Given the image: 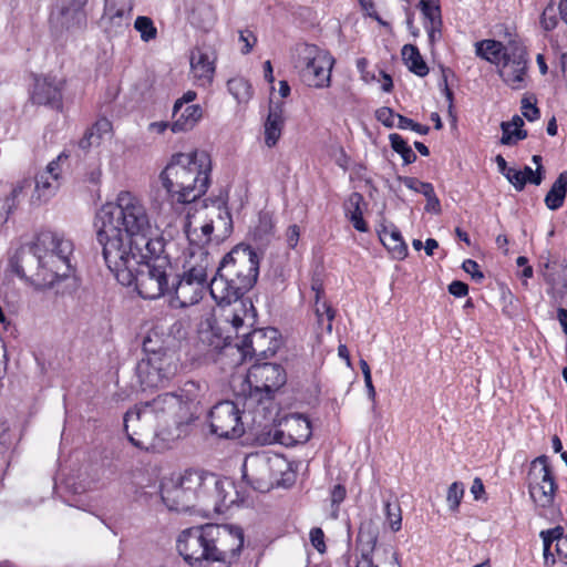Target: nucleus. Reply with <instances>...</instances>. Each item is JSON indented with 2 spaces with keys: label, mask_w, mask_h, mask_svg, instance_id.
<instances>
[{
  "label": "nucleus",
  "mask_w": 567,
  "mask_h": 567,
  "mask_svg": "<svg viewBox=\"0 0 567 567\" xmlns=\"http://www.w3.org/2000/svg\"><path fill=\"white\" fill-rule=\"evenodd\" d=\"M198 213L199 215L204 214V217L206 218L215 219V229L219 231V234L216 235L217 240L223 239L230 235L233 230L231 215L223 205V203L218 200L214 202L210 207L204 204L202 212Z\"/></svg>",
  "instance_id": "bb28decb"
},
{
  "label": "nucleus",
  "mask_w": 567,
  "mask_h": 567,
  "mask_svg": "<svg viewBox=\"0 0 567 567\" xmlns=\"http://www.w3.org/2000/svg\"><path fill=\"white\" fill-rule=\"evenodd\" d=\"M134 28L141 33L143 41L148 42L156 38L157 30L151 18L140 16L136 18Z\"/></svg>",
  "instance_id": "de8ad7c7"
},
{
  "label": "nucleus",
  "mask_w": 567,
  "mask_h": 567,
  "mask_svg": "<svg viewBox=\"0 0 567 567\" xmlns=\"http://www.w3.org/2000/svg\"><path fill=\"white\" fill-rule=\"evenodd\" d=\"M524 125V121L520 116H513L511 122H502V138L501 143L503 145H515L518 141L525 140L527 137V132L522 130Z\"/></svg>",
  "instance_id": "4c0bfd02"
},
{
  "label": "nucleus",
  "mask_w": 567,
  "mask_h": 567,
  "mask_svg": "<svg viewBox=\"0 0 567 567\" xmlns=\"http://www.w3.org/2000/svg\"><path fill=\"white\" fill-rule=\"evenodd\" d=\"M386 523L392 532H398L401 529L402 525V515L401 507L398 503L386 502L384 505Z\"/></svg>",
  "instance_id": "8fccbe9b"
},
{
  "label": "nucleus",
  "mask_w": 567,
  "mask_h": 567,
  "mask_svg": "<svg viewBox=\"0 0 567 567\" xmlns=\"http://www.w3.org/2000/svg\"><path fill=\"white\" fill-rule=\"evenodd\" d=\"M133 6L131 2H123L120 7L114 1L105 0L103 19L118 28L127 27Z\"/></svg>",
  "instance_id": "72a5a7b5"
},
{
  "label": "nucleus",
  "mask_w": 567,
  "mask_h": 567,
  "mask_svg": "<svg viewBox=\"0 0 567 567\" xmlns=\"http://www.w3.org/2000/svg\"><path fill=\"white\" fill-rule=\"evenodd\" d=\"M203 117V109L198 104L184 106L178 114H173L171 130L173 133L192 131Z\"/></svg>",
  "instance_id": "7c9ffc66"
},
{
  "label": "nucleus",
  "mask_w": 567,
  "mask_h": 567,
  "mask_svg": "<svg viewBox=\"0 0 567 567\" xmlns=\"http://www.w3.org/2000/svg\"><path fill=\"white\" fill-rule=\"evenodd\" d=\"M310 542L311 545L321 554H323L327 549L326 543H324V534L323 530L320 527H313L310 530Z\"/></svg>",
  "instance_id": "13d9d810"
},
{
  "label": "nucleus",
  "mask_w": 567,
  "mask_h": 567,
  "mask_svg": "<svg viewBox=\"0 0 567 567\" xmlns=\"http://www.w3.org/2000/svg\"><path fill=\"white\" fill-rule=\"evenodd\" d=\"M207 391L206 382L189 380L183 384L176 393L179 399V420L189 424L197 419L199 405Z\"/></svg>",
  "instance_id": "412c9836"
},
{
  "label": "nucleus",
  "mask_w": 567,
  "mask_h": 567,
  "mask_svg": "<svg viewBox=\"0 0 567 567\" xmlns=\"http://www.w3.org/2000/svg\"><path fill=\"white\" fill-rule=\"evenodd\" d=\"M522 173L526 179V184L527 183H530L533 185H540L543 179H544V167L542 164H538V166H536V169H532V167L529 166H525L523 169H522Z\"/></svg>",
  "instance_id": "5fc2aeb1"
},
{
  "label": "nucleus",
  "mask_w": 567,
  "mask_h": 567,
  "mask_svg": "<svg viewBox=\"0 0 567 567\" xmlns=\"http://www.w3.org/2000/svg\"><path fill=\"white\" fill-rule=\"evenodd\" d=\"M141 413V406L135 405L134 409L128 410L124 415V430L130 442L141 449L150 450L154 446L153 441L158 435L161 426L156 421L145 422L143 417L138 420H128L130 415Z\"/></svg>",
  "instance_id": "6ab92c4d"
},
{
  "label": "nucleus",
  "mask_w": 567,
  "mask_h": 567,
  "mask_svg": "<svg viewBox=\"0 0 567 567\" xmlns=\"http://www.w3.org/2000/svg\"><path fill=\"white\" fill-rule=\"evenodd\" d=\"M464 495V485L460 482H454L450 485L447 489L446 501L449 504V508L452 512H456L461 504V501Z\"/></svg>",
  "instance_id": "3c124183"
},
{
  "label": "nucleus",
  "mask_w": 567,
  "mask_h": 567,
  "mask_svg": "<svg viewBox=\"0 0 567 567\" xmlns=\"http://www.w3.org/2000/svg\"><path fill=\"white\" fill-rule=\"evenodd\" d=\"M315 313L319 326H321L323 323L324 318H327L328 324L326 329L328 333H331L332 321L336 317L334 309L327 301L315 300Z\"/></svg>",
  "instance_id": "49530a36"
},
{
  "label": "nucleus",
  "mask_w": 567,
  "mask_h": 567,
  "mask_svg": "<svg viewBox=\"0 0 567 567\" xmlns=\"http://www.w3.org/2000/svg\"><path fill=\"white\" fill-rule=\"evenodd\" d=\"M94 227L105 265L117 270L122 281L131 277L126 269L135 264L134 254L164 252V239L153 237L155 229L144 203L130 192H121L114 204L104 205Z\"/></svg>",
  "instance_id": "f257e3e1"
},
{
  "label": "nucleus",
  "mask_w": 567,
  "mask_h": 567,
  "mask_svg": "<svg viewBox=\"0 0 567 567\" xmlns=\"http://www.w3.org/2000/svg\"><path fill=\"white\" fill-rule=\"evenodd\" d=\"M100 143V136H96L95 133H94V130H87L84 134V136L80 140L79 142V146L82 148V150H87L90 148L92 145H95V144H99Z\"/></svg>",
  "instance_id": "0e129e2a"
},
{
  "label": "nucleus",
  "mask_w": 567,
  "mask_h": 567,
  "mask_svg": "<svg viewBox=\"0 0 567 567\" xmlns=\"http://www.w3.org/2000/svg\"><path fill=\"white\" fill-rule=\"evenodd\" d=\"M259 257L249 246H236L220 260L209 282V292L219 305L241 299L257 282Z\"/></svg>",
  "instance_id": "7ed1b4c3"
},
{
  "label": "nucleus",
  "mask_w": 567,
  "mask_h": 567,
  "mask_svg": "<svg viewBox=\"0 0 567 567\" xmlns=\"http://www.w3.org/2000/svg\"><path fill=\"white\" fill-rule=\"evenodd\" d=\"M135 372L143 390L165 386L172 380L169 377H164L155 364L151 365L150 360L144 357L138 361Z\"/></svg>",
  "instance_id": "cd10ccee"
},
{
  "label": "nucleus",
  "mask_w": 567,
  "mask_h": 567,
  "mask_svg": "<svg viewBox=\"0 0 567 567\" xmlns=\"http://www.w3.org/2000/svg\"><path fill=\"white\" fill-rule=\"evenodd\" d=\"M389 140L392 150L401 155L405 165L412 164L416 161L415 153L401 135L392 133L389 135Z\"/></svg>",
  "instance_id": "c03bdc74"
},
{
  "label": "nucleus",
  "mask_w": 567,
  "mask_h": 567,
  "mask_svg": "<svg viewBox=\"0 0 567 567\" xmlns=\"http://www.w3.org/2000/svg\"><path fill=\"white\" fill-rule=\"evenodd\" d=\"M214 524L193 526L181 532L176 540L178 554L189 566L213 563Z\"/></svg>",
  "instance_id": "9b49d317"
},
{
  "label": "nucleus",
  "mask_w": 567,
  "mask_h": 567,
  "mask_svg": "<svg viewBox=\"0 0 567 567\" xmlns=\"http://www.w3.org/2000/svg\"><path fill=\"white\" fill-rule=\"evenodd\" d=\"M542 276L548 286L547 293L555 303L560 305L567 295V265L561 269L543 271Z\"/></svg>",
  "instance_id": "c756f323"
},
{
  "label": "nucleus",
  "mask_w": 567,
  "mask_h": 567,
  "mask_svg": "<svg viewBox=\"0 0 567 567\" xmlns=\"http://www.w3.org/2000/svg\"><path fill=\"white\" fill-rule=\"evenodd\" d=\"M203 477L193 472L164 477L161 483V497L171 511L186 512L196 505Z\"/></svg>",
  "instance_id": "9d476101"
},
{
  "label": "nucleus",
  "mask_w": 567,
  "mask_h": 567,
  "mask_svg": "<svg viewBox=\"0 0 567 567\" xmlns=\"http://www.w3.org/2000/svg\"><path fill=\"white\" fill-rule=\"evenodd\" d=\"M522 114L527 121H536L540 116V111L536 106V101L532 102L529 97H523L522 100Z\"/></svg>",
  "instance_id": "864d4df0"
},
{
  "label": "nucleus",
  "mask_w": 567,
  "mask_h": 567,
  "mask_svg": "<svg viewBox=\"0 0 567 567\" xmlns=\"http://www.w3.org/2000/svg\"><path fill=\"white\" fill-rule=\"evenodd\" d=\"M284 427L276 432V439L285 445L306 443L312 434L311 423L302 414H291L285 419Z\"/></svg>",
  "instance_id": "393cba45"
},
{
  "label": "nucleus",
  "mask_w": 567,
  "mask_h": 567,
  "mask_svg": "<svg viewBox=\"0 0 567 567\" xmlns=\"http://www.w3.org/2000/svg\"><path fill=\"white\" fill-rule=\"evenodd\" d=\"M212 434L220 439H238L245 433L241 411L233 401L216 403L208 413Z\"/></svg>",
  "instance_id": "ddd939ff"
},
{
  "label": "nucleus",
  "mask_w": 567,
  "mask_h": 567,
  "mask_svg": "<svg viewBox=\"0 0 567 567\" xmlns=\"http://www.w3.org/2000/svg\"><path fill=\"white\" fill-rule=\"evenodd\" d=\"M507 45L496 40H483L476 43V54L496 65H498L506 53Z\"/></svg>",
  "instance_id": "e433bc0d"
},
{
  "label": "nucleus",
  "mask_w": 567,
  "mask_h": 567,
  "mask_svg": "<svg viewBox=\"0 0 567 567\" xmlns=\"http://www.w3.org/2000/svg\"><path fill=\"white\" fill-rule=\"evenodd\" d=\"M498 66V74L502 80L513 90H522L526 86L525 78L528 68L526 48L511 41L507 44L506 53Z\"/></svg>",
  "instance_id": "dca6fc26"
},
{
  "label": "nucleus",
  "mask_w": 567,
  "mask_h": 567,
  "mask_svg": "<svg viewBox=\"0 0 567 567\" xmlns=\"http://www.w3.org/2000/svg\"><path fill=\"white\" fill-rule=\"evenodd\" d=\"M528 477L529 495L533 502L542 508L551 507L557 485L547 456H538L532 462Z\"/></svg>",
  "instance_id": "4468645a"
},
{
  "label": "nucleus",
  "mask_w": 567,
  "mask_h": 567,
  "mask_svg": "<svg viewBox=\"0 0 567 567\" xmlns=\"http://www.w3.org/2000/svg\"><path fill=\"white\" fill-rule=\"evenodd\" d=\"M540 25L546 31H550V30L555 29V27L557 25V18H556L553 4H548L544 9V11L540 16Z\"/></svg>",
  "instance_id": "4d7b16f0"
},
{
  "label": "nucleus",
  "mask_w": 567,
  "mask_h": 567,
  "mask_svg": "<svg viewBox=\"0 0 567 567\" xmlns=\"http://www.w3.org/2000/svg\"><path fill=\"white\" fill-rule=\"evenodd\" d=\"M293 64L307 86L326 89L331 85L334 59L328 51L315 44H297Z\"/></svg>",
  "instance_id": "6e6552de"
},
{
  "label": "nucleus",
  "mask_w": 567,
  "mask_h": 567,
  "mask_svg": "<svg viewBox=\"0 0 567 567\" xmlns=\"http://www.w3.org/2000/svg\"><path fill=\"white\" fill-rule=\"evenodd\" d=\"M192 21L199 28L208 30L215 22V13L210 7L199 6L192 12Z\"/></svg>",
  "instance_id": "a18cd8bd"
},
{
  "label": "nucleus",
  "mask_w": 567,
  "mask_h": 567,
  "mask_svg": "<svg viewBox=\"0 0 567 567\" xmlns=\"http://www.w3.org/2000/svg\"><path fill=\"white\" fill-rule=\"evenodd\" d=\"M506 179L514 186L517 192H522L526 186V179L522 171L512 168L506 176Z\"/></svg>",
  "instance_id": "052dcab7"
},
{
  "label": "nucleus",
  "mask_w": 567,
  "mask_h": 567,
  "mask_svg": "<svg viewBox=\"0 0 567 567\" xmlns=\"http://www.w3.org/2000/svg\"><path fill=\"white\" fill-rule=\"evenodd\" d=\"M38 257L44 270L38 276L39 281L52 282L53 286L62 279L69 278L74 270L72 264L73 241L51 230H43L34 239Z\"/></svg>",
  "instance_id": "39448f33"
},
{
  "label": "nucleus",
  "mask_w": 567,
  "mask_h": 567,
  "mask_svg": "<svg viewBox=\"0 0 567 567\" xmlns=\"http://www.w3.org/2000/svg\"><path fill=\"white\" fill-rule=\"evenodd\" d=\"M425 190L424 196L426 198L425 210L432 212L434 214H439L441 212V203L437 196L435 195L433 186H422Z\"/></svg>",
  "instance_id": "6e6d98bb"
},
{
  "label": "nucleus",
  "mask_w": 567,
  "mask_h": 567,
  "mask_svg": "<svg viewBox=\"0 0 567 567\" xmlns=\"http://www.w3.org/2000/svg\"><path fill=\"white\" fill-rule=\"evenodd\" d=\"M200 216L190 215V210L187 212V223L185 225V233L189 240L190 246L193 247L190 250V259L199 260V249L206 251L204 246L212 240V235L215 230V219L206 218L200 223L199 226L196 225L197 219Z\"/></svg>",
  "instance_id": "b1692460"
},
{
  "label": "nucleus",
  "mask_w": 567,
  "mask_h": 567,
  "mask_svg": "<svg viewBox=\"0 0 567 567\" xmlns=\"http://www.w3.org/2000/svg\"><path fill=\"white\" fill-rule=\"evenodd\" d=\"M64 81L56 76H37L31 93L34 104L50 106L54 110L62 109Z\"/></svg>",
  "instance_id": "5701e85b"
},
{
  "label": "nucleus",
  "mask_w": 567,
  "mask_h": 567,
  "mask_svg": "<svg viewBox=\"0 0 567 567\" xmlns=\"http://www.w3.org/2000/svg\"><path fill=\"white\" fill-rule=\"evenodd\" d=\"M213 563L231 566L238 563L244 550V530L235 525L214 524Z\"/></svg>",
  "instance_id": "f8f14e48"
},
{
  "label": "nucleus",
  "mask_w": 567,
  "mask_h": 567,
  "mask_svg": "<svg viewBox=\"0 0 567 567\" xmlns=\"http://www.w3.org/2000/svg\"><path fill=\"white\" fill-rule=\"evenodd\" d=\"M243 478L256 491L265 493L274 486L293 481L289 462L277 453L258 451L248 454L241 466Z\"/></svg>",
  "instance_id": "423d86ee"
},
{
  "label": "nucleus",
  "mask_w": 567,
  "mask_h": 567,
  "mask_svg": "<svg viewBox=\"0 0 567 567\" xmlns=\"http://www.w3.org/2000/svg\"><path fill=\"white\" fill-rule=\"evenodd\" d=\"M168 338H164L163 333H159L156 329L148 331L147 336L143 340V352L144 357H154L165 352L173 351L167 347L166 341Z\"/></svg>",
  "instance_id": "79ce46f5"
},
{
  "label": "nucleus",
  "mask_w": 567,
  "mask_h": 567,
  "mask_svg": "<svg viewBox=\"0 0 567 567\" xmlns=\"http://www.w3.org/2000/svg\"><path fill=\"white\" fill-rule=\"evenodd\" d=\"M402 59L408 69L417 76L423 78L427 75L429 68L415 45L405 44L402 48Z\"/></svg>",
  "instance_id": "58836bf2"
},
{
  "label": "nucleus",
  "mask_w": 567,
  "mask_h": 567,
  "mask_svg": "<svg viewBox=\"0 0 567 567\" xmlns=\"http://www.w3.org/2000/svg\"><path fill=\"white\" fill-rule=\"evenodd\" d=\"M28 187H30V182L27 178L18 181L13 185L11 193L4 199H1V202L6 204L8 210H11V213L14 212L19 204V196L23 194L24 189Z\"/></svg>",
  "instance_id": "09e8293b"
},
{
  "label": "nucleus",
  "mask_w": 567,
  "mask_h": 567,
  "mask_svg": "<svg viewBox=\"0 0 567 567\" xmlns=\"http://www.w3.org/2000/svg\"><path fill=\"white\" fill-rule=\"evenodd\" d=\"M449 292L455 297H464L468 292V286L458 280H454L449 285Z\"/></svg>",
  "instance_id": "69168bd1"
},
{
  "label": "nucleus",
  "mask_w": 567,
  "mask_h": 567,
  "mask_svg": "<svg viewBox=\"0 0 567 567\" xmlns=\"http://www.w3.org/2000/svg\"><path fill=\"white\" fill-rule=\"evenodd\" d=\"M87 0H62L59 11L52 16V28L58 32H76L86 27L84 7Z\"/></svg>",
  "instance_id": "aec40b11"
},
{
  "label": "nucleus",
  "mask_w": 567,
  "mask_h": 567,
  "mask_svg": "<svg viewBox=\"0 0 567 567\" xmlns=\"http://www.w3.org/2000/svg\"><path fill=\"white\" fill-rule=\"evenodd\" d=\"M13 272L22 279H25L37 288H52V282L39 281L38 274L44 270L40 265L34 241L30 245L20 247L10 260Z\"/></svg>",
  "instance_id": "f3484780"
},
{
  "label": "nucleus",
  "mask_w": 567,
  "mask_h": 567,
  "mask_svg": "<svg viewBox=\"0 0 567 567\" xmlns=\"http://www.w3.org/2000/svg\"><path fill=\"white\" fill-rule=\"evenodd\" d=\"M111 128H112L111 122L106 118H101V120L96 121L95 124L90 130H94L95 135L100 136V138H101L102 135L109 133L111 131Z\"/></svg>",
  "instance_id": "774afa93"
},
{
  "label": "nucleus",
  "mask_w": 567,
  "mask_h": 567,
  "mask_svg": "<svg viewBox=\"0 0 567 567\" xmlns=\"http://www.w3.org/2000/svg\"><path fill=\"white\" fill-rule=\"evenodd\" d=\"M209 265L208 252L199 249L198 261L189 259L188 267L182 276L175 272V280L169 293V306L172 308H186L198 303L203 299L206 288L209 289L207 280Z\"/></svg>",
  "instance_id": "0eeeda50"
},
{
  "label": "nucleus",
  "mask_w": 567,
  "mask_h": 567,
  "mask_svg": "<svg viewBox=\"0 0 567 567\" xmlns=\"http://www.w3.org/2000/svg\"><path fill=\"white\" fill-rule=\"evenodd\" d=\"M396 116L398 113L386 106L380 107L375 111L377 120L389 128L395 126Z\"/></svg>",
  "instance_id": "603ef678"
},
{
  "label": "nucleus",
  "mask_w": 567,
  "mask_h": 567,
  "mask_svg": "<svg viewBox=\"0 0 567 567\" xmlns=\"http://www.w3.org/2000/svg\"><path fill=\"white\" fill-rule=\"evenodd\" d=\"M210 172L207 152L177 153L159 174V181L173 202L190 204L207 192Z\"/></svg>",
  "instance_id": "f03ea898"
},
{
  "label": "nucleus",
  "mask_w": 567,
  "mask_h": 567,
  "mask_svg": "<svg viewBox=\"0 0 567 567\" xmlns=\"http://www.w3.org/2000/svg\"><path fill=\"white\" fill-rule=\"evenodd\" d=\"M141 417L144 421H156L159 426L167 425L169 421L176 426L186 425V421L179 420V399L177 394L167 392L157 395L150 402L140 404ZM138 414L130 415L128 420H138Z\"/></svg>",
  "instance_id": "2eb2a0df"
},
{
  "label": "nucleus",
  "mask_w": 567,
  "mask_h": 567,
  "mask_svg": "<svg viewBox=\"0 0 567 567\" xmlns=\"http://www.w3.org/2000/svg\"><path fill=\"white\" fill-rule=\"evenodd\" d=\"M287 380L286 372L277 363H256L247 372L241 394L252 403L270 400Z\"/></svg>",
  "instance_id": "1a4fd4ad"
},
{
  "label": "nucleus",
  "mask_w": 567,
  "mask_h": 567,
  "mask_svg": "<svg viewBox=\"0 0 567 567\" xmlns=\"http://www.w3.org/2000/svg\"><path fill=\"white\" fill-rule=\"evenodd\" d=\"M196 96L197 94L195 91L189 90L185 92L183 96L177 99L174 103V115L176 116L185 105H192L190 103L195 101Z\"/></svg>",
  "instance_id": "e2e57ef3"
},
{
  "label": "nucleus",
  "mask_w": 567,
  "mask_h": 567,
  "mask_svg": "<svg viewBox=\"0 0 567 567\" xmlns=\"http://www.w3.org/2000/svg\"><path fill=\"white\" fill-rule=\"evenodd\" d=\"M284 126L282 110L280 105L271 106L265 122V143L268 147L277 144Z\"/></svg>",
  "instance_id": "473e14b6"
},
{
  "label": "nucleus",
  "mask_w": 567,
  "mask_h": 567,
  "mask_svg": "<svg viewBox=\"0 0 567 567\" xmlns=\"http://www.w3.org/2000/svg\"><path fill=\"white\" fill-rule=\"evenodd\" d=\"M462 268L465 272L471 275L472 279L480 282L484 279L483 272L478 269V264L473 259H466L462 264Z\"/></svg>",
  "instance_id": "680f3d73"
},
{
  "label": "nucleus",
  "mask_w": 567,
  "mask_h": 567,
  "mask_svg": "<svg viewBox=\"0 0 567 567\" xmlns=\"http://www.w3.org/2000/svg\"><path fill=\"white\" fill-rule=\"evenodd\" d=\"M567 194V171L561 172L545 196V205L550 210L559 209Z\"/></svg>",
  "instance_id": "f704fd0d"
},
{
  "label": "nucleus",
  "mask_w": 567,
  "mask_h": 567,
  "mask_svg": "<svg viewBox=\"0 0 567 567\" xmlns=\"http://www.w3.org/2000/svg\"><path fill=\"white\" fill-rule=\"evenodd\" d=\"M146 360H150V364L157 368V370L163 372L164 377H169L173 379L178 371V358L176 352L169 351L154 357H144Z\"/></svg>",
  "instance_id": "ea45409f"
},
{
  "label": "nucleus",
  "mask_w": 567,
  "mask_h": 567,
  "mask_svg": "<svg viewBox=\"0 0 567 567\" xmlns=\"http://www.w3.org/2000/svg\"><path fill=\"white\" fill-rule=\"evenodd\" d=\"M419 8L425 19L424 27L429 39L431 42H434L436 37H441L442 18L440 0H420Z\"/></svg>",
  "instance_id": "c85d7f7f"
},
{
  "label": "nucleus",
  "mask_w": 567,
  "mask_h": 567,
  "mask_svg": "<svg viewBox=\"0 0 567 567\" xmlns=\"http://www.w3.org/2000/svg\"><path fill=\"white\" fill-rule=\"evenodd\" d=\"M278 347V330L271 327L251 331L243 338L238 346L244 357L249 355L258 359L272 357Z\"/></svg>",
  "instance_id": "a211bd4d"
},
{
  "label": "nucleus",
  "mask_w": 567,
  "mask_h": 567,
  "mask_svg": "<svg viewBox=\"0 0 567 567\" xmlns=\"http://www.w3.org/2000/svg\"><path fill=\"white\" fill-rule=\"evenodd\" d=\"M379 237L384 247L390 251L393 258L404 259L408 255V246L404 243L399 229L392 228L389 230L383 227L379 230Z\"/></svg>",
  "instance_id": "2f4dec72"
},
{
  "label": "nucleus",
  "mask_w": 567,
  "mask_h": 567,
  "mask_svg": "<svg viewBox=\"0 0 567 567\" xmlns=\"http://www.w3.org/2000/svg\"><path fill=\"white\" fill-rule=\"evenodd\" d=\"M69 158L64 152L52 159L44 171L35 176V196L39 200L47 202L52 198L61 186L62 163Z\"/></svg>",
  "instance_id": "4be33fe9"
},
{
  "label": "nucleus",
  "mask_w": 567,
  "mask_h": 567,
  "mask_svg": "<svg viewBox=\"0 0 567 567\" xmlns=\"http://www.w3.org/2000/svg\"><path fill=\"white\" fill-rule=\"evenodd\" d=\"M398 181L403 183L409 189L414 190L416 193H421L424 195V192H426L422 186H433L430 183L421 182L415 177H409V176H398Z\"/></svg>",
  "instance_id": "bf43d9fd"
},
{
  "label": "nucleus",
  "mask_w": 567,
  "mask_h": 567,
  "mask_svg": "<svg viewBox=\"0 0 567 567\" xmlns=\"http://www.w3.org/2000/svg\"><path fill=\"white\" fill-rule=\"evenodd\" d=\"M229 93L238 103H247L252 96V87L244 78H233L227 82Z\"/></svg>",
  "instance_id": "37998d69"
},
{
  "label": "nucleus",
  "mask_w": 567,
  "mask_h": 567,
  "mask_svg": "<svg viewBox=\"0 0 567 567\" xmlns=\"http://www.w3.org/2000/svg\"><path fill=\"white\" fill-rule=\"evenodd\" d=\"M190 70L194 79L202 85L209 84L215 74V56L196 48L190 54Z\"/></svg>",
  "instance_id": "a878e982"
},
{
  "label": "nucleus",
  "mask_w": 567,
  "mask_h": 567,
  "mask_svg": "<svg viewBox=\"0 0 567 567\" xmlns=\"http://www.w3.org/2000/svg\"><path fill=\"white\" fill-rule=\"evenodd\" d=\"M162 254H152L147 250L134 254L135 264L127 265L126 269L131 275L127 282L122 281L120 272L114 268H109V270L122 286L134 284L137 293L143 299L154 300L169 296L175 280V270L169 258Z\"/></svg>",
  "instance_id": "20e7f679"
},
{
  "label": "nucleus",
  "mask_w": 567,
  "mask_h": 567,
  "mask_svg": "<svg viewBox=\"0 0 567 567\" xmlns=\"http://www.w3.org/2000/svg\"><path fill=\"white\" fill-rule=\"evenodd\" d=\"M299 237H300L299 226H297V225L289 226L287 229V233H286L287 245L290 248H295L298 244Z\"/></svg>",
  "instance_id": "338daca9"
},
{
  "label": "nucleus",
  "mask_w": 567,
  "mask_h": 567,
  "mask_svg": "<svg viewBox=\"0 0 567 567\" xmlns=\"http://www.w3.org/2000/svg\"><path fill=\"white\" fill-rule=\"evenodd\" d=\"M363 204V196L360 193H352L344 204L346 215L350 218L353 227L361 233L368 230L367 223L362 217L361 205Z\"/></svg>",
  "instance_id": "c9c22d12"
},
{
  "label": "nucleus",
  "mask_w": 567,
  "mask_h": 567,
  "mask_svg": "<svg viewBox=\"0 0 567 567\" xmlns=\"http://www.w3.org/2000/svg\"><path fill=\"white\" fill-rule=\"evenodd\" d=\"M382 553L385 559V565L383 567H401L399 563V555L395 550L392 548H383ZM375 556H379V550L362 553L357 560L355 567H379Z\"/></svg>",
  "instance_id": "a19ab883"
}]
</instances>
